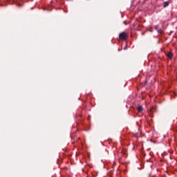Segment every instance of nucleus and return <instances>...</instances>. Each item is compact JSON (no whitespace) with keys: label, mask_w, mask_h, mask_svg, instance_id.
Instances as JSON below:
<instances>
[{"label":"nucleus","mask_w":177,"mask_h":177,"mask_svg":"<svg viewBox=\"0 0 177 177\" xmlns=\"http://www.w3.org/2000/svg\"><path fill=\"white\" fill-rule=\"evenodd\" d=\"M124 49V50H126V49H127V46H125V48Z\"/></svg>","instance_id":"obj_6"},{"label":"nucleus","mask_w":177,"mask_h":177,"mask_svg":"<svg viewBox=\"0 0 177 177\" xmlns=\"http://www.w3.org/2000/svg\"><path fill=\"white\" fill-rule=\"evenodd\" d=\"M167 57H169V59H172V57H173V53H172V52H168V53H167Z\"/></svg>","instance_id":"obj_2"},{"label":"nucleus","mask_w":177,"mask_h":177,"mask_svg":"<svg viewBox=\"0 0 177 177\" xmlns=\"http://www.w3.org/2000/svg\"><path fill=\"white\" fill-rule=\"evenodd\" d=\"M19 7H21V4H18Z\"/></svg>","instance_id":"obj_7"},{"label":"nucleus","mask_w":177,"mask_h":177,"mask_svg":"<svg viewBox=\"0 0 177 177\" xmlns=\"http://www.w3.org/2000/svg\"><path fill=\"white\" fill-rule=\"evenodd\" d=\"M169 1H165L164 7H167V6H169Z\"/></svg>","instance_id":"obj_4"},{"label":"nucleus","mask_w":177,"mask_h":177,"mask_svg":"<svg viewBox=\"0 0 177 177\" xmlns=\"http://www.w3.org/2000/svg\"><path fill=\"white\" fill-rule=\"evenodd\" d=\"M158 32H160V34H161V32H162L161 29H160V30H158Z\"/></svg>","instance_id":"obj_5"},{"label":"nucleus","mask_w":177,"mask_h":177,"mask_svg":"<svg viewBox=\"0 0 177 177\" xmlns=\"http://www.w3.org/2000/svg\"><path fill=\"white\" fill-rule=\"evenodd\" d=\"M138 111L141 113L142 111H143V106H138V107H137Z\"/></svg>","instance_id":"obj_3"},{"label":"nucleus","mask_w":177,"mask_h":177,"mask_svg":"<svg viewBox=\"0 0 177 177\" xmlns=\"http://www.w3.org/2000/svg\"><path fill=\"white\" fill-rule=\"evenodd\" d=\"M119 38L122 41H127L128 38V35L127 33H126V32H121V33H120L119 35Z\"/></svg>","instance_id":"obj_1"}]
</instances>
